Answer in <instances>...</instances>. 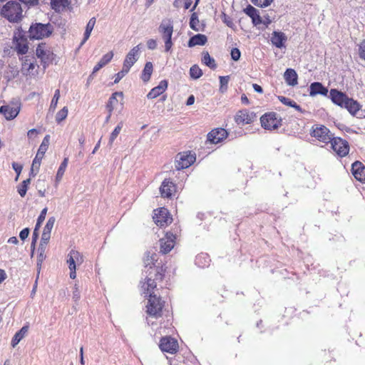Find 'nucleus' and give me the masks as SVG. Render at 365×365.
Wrapping results in <instances>:
<instances>
[{
    "mask_svg": "<svg viewBox=\"0 0 365 365\" xmlns=\"http://www.w3.org/2000/svg\"><path fill=\"white\" fill-rule=\"evenodd\" d=\"M158 255L154 252H148L144 259L145 268L144 272L145 273V282L141 284L142 289L150 290V287L155 288L157 282H160L163 278V269L159 268L155 265L157 261Z\"/></svg>",
    "mask_w": 365,
    "mask_h": 365,
    "instance_id": "1",
    "label": "nucleus"
},
{
    "mask_svg": "<svg viewBox=\"0 0 365 365\" xmlns=\"http://www.w3.org/2000/svg\"><path fill=\"white\" fill-rule=\"evenodd\" d=\"M147 288V286H145ZM155 288L150 287V290L147 289H142L145 297H149L147 307L148 314L154 318H158L161 316L164 302H163L160 297L154 294V289Z\"/></svg>",
    "mask_w": 365,
    "mask_h": 365,
    "instance_id": "2",
    "label": "nucleus"
},
{
    "mask_svg": "<svg viewBox=\"0 0 365 365\" xmlns=\"http://www.w3.org/2000/svg\"><path fill=\"white\" fill-rule=\"evenodd\" d=\"M2 16L10 22H18L22 17L21 4L15 1H8L1 9Z\"/></svg>",
    "mask_w": 365,
    "mask_h": 365,
    "instance_id": "3",
    "label": "nucleus"
},
{
    "mask_svg": "<svg viewBox=\"0 0 365 365\" xmlns=\"http://www.w3.org/2000/svg\"><path fill=\"white\" fill-rule=\"evenodd\" d=\"M53 31V27L50 24L36 23L30 26L29 37L34 39H41L48 37Z\"/></svg>",
    "mask_w": 365,
    "mask_h": 365,
    "instance_id": "4",
    "label": "nucleus"
},
{
    "mask_svg": "<svg viewBox=\"0 0 365 365\" xmlns=\"http://www.w3.org/2000/svg\"><path fill=\"white\" fill-rule=\"evenodd\" d=\"M310 135L317 140L324 143H329L333 138V135L329 128L319 124L312 125Z\"/></svg>",
    "mask_w": 365,
    "mask_h": 365,
    "instance_id": "5",
    "label": "nucleus"
},
{
    "mask_svg": "<svg viewBox=\"0 0 365 365\" xmlns=\"http://www.w3.org/2000/svg\"><path fill=\"white\" fill-rule=\"evenodd\" d=\"M159 31L162 34L165 41V51L169 52L172 48V35L173 33V25L170 21H163L159 26Z\"/></svg>",
    "mask_w": 365,
    "mask_h": 365,
    "instance_id": "6",
    "label": "nucleus"
},
{
    "mask_svg": "<svg viewBox=\"0 0 365 365\" xmlns=\"http://www.w3.org/2000/svg\"><path fill=\"white\" fill-rule=\"evenodd\" d=\"M282 120L277 118V114L274 112L265 113L260 118L262 127L265 130L277 129L281 126Z\"/></svg>",
    "mask_w": 365,
    "mask_h": 365,
    "instance_id": "7",
    "label": "nucleus"
},
{
    "mask_svg": "<svg viewBox=\"0 0 365 365\" xmlns=\"http://www.w3.org/2000/svg\"><path fill=\"white\" fill-rule=\"evenodd\" d=\"M332 150L339 156H346L349 151V143L341 138H334L329 142Z\"/></svg>",
    "mask_w": 365,
    "mask_h": 365,
    "instance_id": "8",
    "label": "nucleus"
},
{
    "mask_svg": "<svg viewBox=\"0 0 365 365\" xmlns=\"http://www.w3.org/2000/svg\"><path fill=\"white\" fill-rule=\"evenodd\" d=\"M49 143H50V135H46L43 138V139L39 146L38 152L36 155V157L33 160V170L36 169V172H38L41 160L43 158V155L48 148Z\"/></svg>",
    "mask_w": 365,
    "mask_h": 365,
    "instance_id": "9",
    "label": "nucleus"
},
{
    "mask_svg": "<svg viewBox=\"0 0 365 365\" xmlns=\"http://www.w3.org/2000/svg\"><path fill=\"white\" fill-rule=\"evenodd\" d=\"M153 218L155 223L160 227L166 226L172 222V217L168 210L165 207H160L155 210Z\"/></svg>",
    "mask_w": 365,
    "mask_h": 365,
    "instance_id": "10",
    "label": "nucleus"
},
{
    "mask_svg": "<svg viewBox=\"0 0 365 365\" xmlns=\"http://www.w3.org/2000/svg\"><path fill=\"white\" fill-rule=\"evenodd\" d=\"M176 235L168 232L164 237L160 240V252L163 254H167L171 251L175 244Z\"/></svg>",
    "mask_w": 365,
    "mask_h": 365,
    "instance_id": "11",
    "label": "nucleus"
},
{
    "mask_svg": "<svg viewBox=\"0 0 365 365\" xmlns=\"http://www.w3.org/2000/svg\"><path fill=\"white\" fill-rule=\"evenodd\" d=\"M256 118V115L254 112L249 111L247 109L239 110L235 116V121L238 125H246L252 123Z\"/></svg>",
    "mask_w": 365,
    "mask_h": 365,
    "instance_id": "12",
    "label": "nucleus"
},
{
    "mask_svg": "<svg viewBox=\"0 0 365 365\" xmlns=\"http://www.w3.org/2000/svg\"><path fill=\"white\" fill-rule=\"evenodd\" d=\"M178 159L175 162V168L177 170H182L190 166L195 160V156L190 153H179Z\"/></svg>",
    "mask_w": 365,
    "mask_h": 365,
    "instance_id": "13",
    "label": "nucleus"
},
{
    "mask_svg": "<svg viewBox=\"0 0 365 365\" xmlns=\"http://www.w3.org/2000/svg\"><path fill=\"white\" fill-rule=\"evenodd\" d=\"M19 111L20 106L17 103L4 105L0 108V113H1L6 120L15 118L19 113Z\"/></svg>",
    "mask_w": 365,
    "mask_h": 365,
    "instance_id": "14",
    "label": "nucleus"
},
{
    "mask_svg": "<svg viewBox=\"0 0 365 365\" xmlns=\"http://www.w3.org/2000/svg\"><path fill=\"white\" fill-rule=\"evenodd\" d=\"M160 348L163 351L173 354L178 351V344L175 339L170 336H165L161 339Z\"/></svg>",
    "mask_w": 365,
    "mask_h": 365,
    "instance_id": "15",
    "label": "nucleus"
},
{
    "mask_svg": "<svg viewBox=\"0 0 365 365\" xmlns=\"http://www.w3.org/2000/svg\"><path fill=\"white\" fill-rule=\"evenodd\" d=\"M140 45L133 47L126 55L123 66L130 70L138 61L140 56Z\"/></svg>",
    "mask_w": 365,
    "mask_h": 365,
    "instance_id": "16",
    "label": "nucleus"
},
{
    "mask_svg": "<svg viewBox=\"0 0 365 365\" xmlns=\"http://www.w3.org/2000/svg\"><path fill=\"white\" fill-rule=\"evenodd\" d=\"M227 136V132L224 128H217L211 130L207 134V140L214 144L220 143Z\"/></svg>",
    "mask_w": 365,
    "mask_h": 365,
    "instance_id": "17",
    "label": "nucleus"
},
{
    "mask_svg": "<svg viewBox=\"0 0 365 365\" xmlns=\"http://www.w3.org/2000/svg\"><path fill=\"white\" fill-rule=\"evenodd\" d=\"M175 192V185L170 179H165L160 187L161 196L163 197L170 198Z\"/></svg>",
    "mask_w": 365,
    "mask_h": 365,
    "instance_id": "18",
    "label": "nucleus"
},
{
    "mask_svg": "<svg viewBox=\"0 0 365 365\" xmlns=\"http://www.w3.org/2000/svg\"><path fill=\"white\" fill-rule=\"evenodd\" d=\"M354 178L362 183H365V166L359 161H356L351 166Z\"/></svg>",
    "mask_w": 365,
    "mask_h": 365,
    "instance_id": "19",
    "label": "nucleus"
},
{
    "mask_svg": "<svg viewBox=\"0 0 365 365\" xmlns=\"http://www.w3.org/2000/svg\"><path fill=\"white\" fill-rule=\"evenodd\" d=\"M84 261L83 255L76 250H71L67 256V263L68 266L73 267L81 264Z\"/></svg>",
    "mask_w": 365,
    "mask_h": 365,
    "instance_id": "20",
    "label": "nucleus"
},
{
    "mask_svg": "<svg viewBox=\"0 0 365 365\" xmlns=\"http://www.w3.org/2000/svg\"><path fill=\"white\" fill-rule=\"evenodd\" d=\"M329 98L334 104L342 108L348 96L346 93L336 89H331Z\"/></svg>",
    "mask_w": 365,
    "mask_h": 365,
    "instance_id": "21",
    "label": "nucleus"
},
{
    "mask_svg": "<svg viewBox=\"0 0 365 365\" xmlns=\"http://www.w3.org/2000/svg\"><path fill=\"white\" fill-rule=\"evenodd\" d=\"M329 90L319 82H314L309 86V95L315 96L317 95L327 96Z\"/></svg>",
    "mask_w": 365,
    "mask_h": 365,
    "instance_id": "22",
    "label": "nucleus"
},
{
    "mask_svg": "<svg viewBox=\"0 0 365 365\" xmlns=\"http://www.w3.org/2000/svg\"><path fill=\"white\" fill-rule=\"evenodd\" d=\"M287 39V36L283 32L274 31L272 34V43L277 48H282V47H284Z\"/></svg>",
    "mask_w": 365,
    "mask_h": 365,
    "instance_id": "23",
    "label": "nucleus"
},
{
    "mask_svg": "<svg viewBox=\"0 0 365 365\" xmlns=\"http://www.w3.org/2000/svg\"><path fill=\"white\" fill-rule=\"evenodd\" d=\"M167 88L168 81L166 80H163L160 82L158 86H155L150 90L147 95V98L149 99H154L165 92Z\"/></svg>",
    "mask_w": 365,
    "mask_h": 365,
    "instance_id": "24",
    "label": "nucleus"
},
{
    "mask_svg": "<svg viewBox=\"0 0 365 365\" xmlns=\"http://www.w3.org/2000/svg\"><path fill=\"white\" fill-rule=\"evenodd\" d=\"M245 13L252 19L255 26L260 24L262 21L258 11L251 5H248L244 10Z\"/></svg>",
    "mask_w": 365,
    "mask_h": 365,
    "instance_id": "25",
    "label": "nucleus"
},
{
    "mask_svg": "<svg viewBox=\"0 0 365 365\" xmlns=\"http://www.w3.org/2000/svg\"><path fill=\"white\" fill-rule=\"evenodd\" d=\"M342 108H346L351 115H355L361 109V106L356 101L348 97Z\"/></svg>",
    "mask_w": 365,
    "mask_h": 365,
    "instance_id": "26",
    "label": "nucleus"
},
{
    "mask_svg": "<svg viewBox=\"0 0 365 365\" xmlns=\"http://www.w3.org/2000/svg\"><path fill=\"white\" fill-rule=\"evenodd\" d=\"M342 108H346L351 115H355L361 109V106L356 101L348 97Z\"/></svg>",
    "mask_w": 365,
    "mask_h": 365,
    "instance_id": "27",
    "label": "nucleus"
},
{
    "mask_svg": "<svg viewBox=\"0 0 365 365\" xmlns=\"http://www.w3.org/2000/svg\"><path fill=\"white\" fill-rule=\"evenodd\" d=\"M284 78L286 83L290 86H296L298 82L297 72L292 68H287L284 73Z\"/></svg>",
    "mask_w": 365,
    "mask_h": 365,
    "instance_id": "28",
    "label": "nucleus"
},
{
    "mask_svg": "<svg viewBox=\"0 0 365 365\" xmlns=\"http://www.w3.org/2000/svg\"><path fill=\"white\" fill-rule=\"evenodd\" d=\"M207 41V38L204 34H196L193 36H192L188 41V46L189 47H193L195 46H203L205 45Z\"/></svg>",
    "mask_w": 365,
    "mask_h": 365,
    "instance_id": "29",
    "label": "nucleus"
},
{
    "mask_svg": "<svg viewBox=\"0 0 365 365\" xmlns=\"http://www.w3.org/2000/svg\"><path fill=\"white\" fill-rule=\"evenodd\" d=\"M113 57V52L110 51L105 54L101 60L98 62V63L94 66L93 69L92 73L94 74L98 72L101 68L108 64Z\"/></svg>",
    "mask_w": 365,
    "mask_h": 365,
    "instance_id": "30",
    "label": "nucleus"
},
{
    "mask_svg": "<svg viewBox=\"0 0 365 365\" xmlns=\"http://www.w3.org/2000/svg\"><path fill=\"white\" fill-rule=\"evenodd\" d=\"M123 94L122 92H115L110 97V98L107 103V105H106V108L108 111V118L110 117L111 113L114 109V107L115 106L116 103H118L117 97L118 96V97L123 98Z\"/></svg>",
    "mask_w": 365,
    "mask_h": 365,
    "instance_id": "31",
    "label": "nucleus"
},
{
    "mask_svg": "<svg viewBox=\"0 0 365 365\" xmlns=\"http://www.w3.org/2000/svg\"><path fill=\"white\" fill-rule=\"evenodd\" d=\"M195 262L197 266L204 268L210 265V259L207 254L200 253L196 256Z\"/></svg>",
    "mask_w": 365,
    "mask_h": 365,
    "instance_id": "32",
    "label": "nucleus"
},
{
    "mask_svg": "<svg viewBox=\"0 0 365 365\" xmlns=\"http://www.w3.org/2000/svg\"><path fill=\"white\" fill-rule=\"evenodd\" d=\"M96 19L95 17H92L88 22L86 26V30H85V32H84V36H83V38L81 43V45L80 46H83L86 42V41L89 38L90 36H91V34L94 28V26L96 24Z\"/></svg>",
    "mask_w": 365,
    "mask_h": 365,
    "instance_id": "33",
    "label": "nucleus"
},
{
    "mask_svg": "<svg viewBox=\"0 0 365 365\" xmlns=\"http://www.w3.org/2000/svg\"><path fill=\"white\" fill-rule=\"evenodd\" d=\"M28 331V327H23L19 331H18L14 336L11 340V346L15 347L20 341L26 336Z\"/></svg>",
    "mask_w": 365,
    "mask_h": 365,
    "instance_id": "34",
    "label": "nucleus"
},
{
    "mask_svg": "<svg viewBox=\"0 0 365 365\" xmlns=\"http://www.w3.org/2000/svg\"><path fill=\"white\" fill-rule=\"evenodd\" d=\"M69 4V0H51V6L56 11L63 10Z\"/></svg>",
    "mask_w": 365,
    "mask_h": 365,
    "instance_id": "35",
    "label": "nucleus"
},
{
    "mask_svg": "<svg viewBox=\"0 0 365 365\" xmlns=\"http://www.w3.org/2000/svg\"><path fill=\"white\" fill-rule=\"evenodd\" d=\"M153 70V66L151 62H147L145 65V67L143 70L142 75H141V79L144 82H148L150 76L152 75Z\"/></svg>",
    "mask_w": 365,
    "mask_h": 365,
    "instance_id": "36",
    "label": "nucleus"
},
{
    "mask_svg": "<svg viewBox=\"0 0 365 365\" xmlns=\"http://www.w3.org/2000/svg\"><path fill=\"white\" fill-rule=\"evenodd\" d=\"M202 62L211 69H215L217 67L215 59L210 56L208 52H203Z\"/></svg>",
    "mask_w": 365,
    "mask_h": 365,
    "instance_id": "37",
    "label": "nucleus"
},
{
    "mask_svg": "<svg viewBox=\"0 0 365 365\" xmlns=\"http://www.w3.org/2000/svg\"><path fill=\"white\" fill-rule=\"evenodd\" d=\"M278 98L283 104L292 107L299 112H302L301 107L290 98L284 96H279Z\"/></svg>",
    "mask_w": 365,
    "mask_h": 365,
    "instance_id": "38",
    "label": "nucleus"
},
{
    "mask_svg": "<svg viewBox=\"0 0 365 365\" xmlns=\"http://www.w3.org/2000/svg\"><path fill=\"white\" fill-rule=\"evenodd\" d=\"M199 23L200 21L197 14L196 13H192L190 19V28L195 31H202V29L199 26Z\"/></svg>",
    "mask_w": 365,
    "mask_h": 365,
    "instance_id": "39",
    "label": "nucleus"
},
{
    "mask_svg": "<svg viewBox=\"0 0 365 365\" xmlns=\"http://www.w3.org/2000/svg\"><path fill=\"white\" fill-rule=\"evenodd\" d=\"M30 183H31V180H30V178H28V179L24 180L20 185H18L17 191L21 197H23L26 195L27 190H28V187Z\"/></svg>",
    "mask_w": 365,
    "mask_h": 365,
    "instance_id": "40",
    "label": "nucleus"
},
{
    "mask_svg": "<svg viewBox=\"0 0 365 365\" xmlns=\"http://www.w3.org/2000/svg\"><path fill=\"white\" fill-rule=\"evenodd\" d=\"M67 165H68V158H65L58 169L56 176V180L57 182H59L61 180V178L65 173Z\"/></svg>",
    "mask_w": 365,
    "mask_h": 365,
    "instance_id": "41",
    "label": "nucleus"
},
{
    "mask_svg": "<svg viewBox=\"0 0 365 365\" xmlns=\"http://www.w3.org/2000/svg\"><path fill=\"white\" fill-rule=\"evenodd\" d=\"M48 51L45 49V45H38L36 50V54L41 60L48 59Z\"/></svg>",
    "mask_w": 365,
    "mask_h": 365,
    "instance_id": "42",
    "label": "nucleus"
},
{
    "mask_svg": "<svg viewBox=\"0 0 365 365\" xmlns=\"http://www.w3.org/2000/svg\"><path fill=\"white\" fill-rule=\"evenodd\" d=\"M122 128H123V123L120 122L118 124V125L115 128V129L110 134V136L109 138V142H108L109 145H112L113 143L114 142V140H115V138L118 137L120 132L121 131Z\"/></svg>",
    "mask_w": 365,
    "mask_h": 365,
    "instance_id": "43",
    "label": "nucleus"
},
{
    "mask_svg": "<svg viewBox=\"0 0 365 365\" xmlns=\"http://www.w3.org/2000/svg\"><path fill=\"white\" fill-rule=\"evenodd\" d=\"M190 76L193 79H198L202 76V71L198 66L194 65L190 68Z\"/></svg>",
    "mask_w": 365,
    "mask_h": 365,
    "instance_id": "44",
    "label": "nucleus"
},
{
    "mask_svg": "<svg viewBox=\"0 0 365 365\" xmlns=\"http://www.w3.org/2000/svg\"><path fill=\"white\" fill-rule=\"evenodd\" d=\"M220 91L221 93H225L227 91L228 88V82L230 80V76H220Z\"/></svg>",
    "mask_w": 365,
    "mask_h": 365,
    "instance_id": "45",
    "label": "nucleus"
},
{
    "mask_svg": "<svg viewBox=\"0 0 365 365\" xmlns=\"http://www.w3.org/2000/svg\"><path fill=\"white\" fill-rule=\"evenodd\" d=\"M17 53L19 54H25L28 52L29 46L26 43L23 41L17 42L16 45Z\"/></svg>",
    "mask_w": 365,
    "mask_h": 365,
    "instance_id": "46",
    "label": "nucleus"
},
{
    "mask_svg": "<svg viewBox=\"0 0 365 365\" xmlns=\"http://www.w3.org/2000/svg\"><path fill=\"white\" fill-rule=\"evenodd\" d=\"M68 108L66 107H63L61 110H60L56 115V120L58 123H60L61 121L65 120L68 115Z\"/></svg>",
    "mask_w": 365,
    "mask_h": 365,
    "instance_id": "47",
    "label": "nucleus"
},
{
    "mask_svg": "<svg viewBox=\"0 0 365 365\" xmlns=\"http://www.w3.org/2000/svg\"><path fill=\"white\" fill-rule=\"evenodd\" d=\"M46 246H42V245H39V247H38V255L37 257V265H41V263L43 262V261L46 259V254H45V252H46Z\"/></svg>",
    "mask_w": 365,
    "mask_h": 365,
    "instance_id": "48",
    "label": "nucleus"
},
{
    "mask_svg": "<svg viewBox=\"0 0 365 365\" xmlns=\"http://www.w3.org/2000/svg\"><path fill=\"white\" fill-rule=\"evenodd\" d=\"M59 98H60V91L58 89H57V90L55 91L53 97V98L51 100V105H50V108H49V110L51 111H54L55 110V109H56V108L57 106Z\"/></svg>",
    "mask_w": 365,
    "mask_h": 365,
    "instance_id": "49",
    "label": "nucleus"
},
{
    "mask_svg": "<svg viewBox=\"0 0 365 365\" xmlns=\"http://www.w3.org/2000/svg\"><path fill=\"white\" fill-rule=\"evenodd\" d=\"M19 74L18 69H14L13 68H11L9 71H6L4 73V78H6L8 81H11V79L16 78Z\"/></svg>",
    "mask_w": 365,
    "mask_h": 365,
    "instance_id": "50",
    "label": "nucleus"
},
{
    "mask_svg": "<svg viewBox=\"0 0 365 365\" xmlns=\"http://www.w3.org/2000/svg\"><path fill=\"white\" fill-rule=\"evenodd\" d=\"M56 221V218L54 217H51L48 218L43 232H46L51 234V232L53 227L54 223Z\"/></svg>",
    "mask_w": 365,
    "mask_h": 365,
    "instance_id": "51",
    "label": "nucleus"
},
{
    "mask_svg": "<svg viewBox=\"0 0 365 365\" xmlns=\"http://www.w3.org/2000/svg\"><path fill=\"white\" fill-rule=\"evenodd\" d=\"M129 71L130 70L123 66L122 70L115 74L114 83H118L129 72Z\"/></svg>",
    "mask_w": 365,
    "mask_h": 365,
    "instance_id": "52",
    "label": "nucleus"
},
{
    "mask_svg": "<svg viewBox=\"0 0 365 365\" xmlns=\"http://www.w3.org/2000/svg\"><path fill=\"white\" fill-rule=\"evenodd\" d=\"M273 0H252V2L257 6L267 7L268 6Z\"/></svg>",
    "mask_w": 365,
    "mask_h": 365,
    "instance_id": "53",
    "label": "nucleus"
},
{
    "mask_svg": "<svg viewBox=\"0 0 365 365\" xmlns=\"http://www.w3.org/2000/svg\"><path fill=\"white\" fill-rule=\"evenodd\" d=\"M50 237H51L50 233L43 232L41 238L40 245L47 246V244L48 243Z\"/></svg>",
    "mask_w": 365,
    "mask_h": 365,
    "instance_id": "54",
    "label": "nucleus"
},
{
    "mask_svg": "<svg viewBox=\"0 0 365 365\" xmlns=\"http://www.w3.org/2000/svg\"><path fill=\"white\" fill-rule=\"evenodd\" d=\"M230 54L232 59L235 61H238L241 56V52L237 48H233Z\"/></svg>",
    "mask_w": 365,
    "mask_h": 365,
    "instance_id": "55",
    "label": "nucleus"
},
{
    "mask_svg": "<svg viewBox=\"0 0 365 365\" xmlns=\"http://www.w3.org/2000/svg\"><path fill=\"white\" fill-rule=\"evenodd\" d=\"M81 298V292L77 284H75L73 291V299L78 302Z\"/></svg>",
    "mask_w": 365,
    "mask_h": 365,
    "instance_id": "56",
    "label": "nucleus"
},
{
    "mask_svg": "<svg viewBox=\"0 0 365 365\" xmlns=\"http://www.w3.org/2000/svg\"><path fill=\"white\" fill-rule=\"evenodd\" d=\"M359 54L361 58L365 60V40H363L359 44Z\"/></svg>",
    "mask_w": 365,
    "mask_h": 365,
    "instance_id": "57",
    "label": "nucleus"
},
{
    "mask_svg": "<svg viewBox=\"0 0 365 365\" xmlns=\"http://www.w3.org/2000/svg\"><path fill=\"white\" fill-rule=\"evenodd\" d=\"M29 232H30V230L29 228L26 227V228H24L23 229L20 233H19V237L21 240H25L29 235Z\"/></svg>",
    "mask_w": 365,
    "mask_h": 365,
    "instance_id": "58",
    "label": "nucleus"
},
{
    "mask_svg": "<svg viewBox=\"0 0 365 365\" xmlns=\"http://www.w3.org/2000/svg\"><path fill=\"white\" fill-rule=\"evenodd\" d=\"M12 168L14 170V171L16 173L17 178H19L21 174V172L22 170L23 166L17 163L14 162L12 163Z\"/></svg>",
    "mask_w": 365,
    "mask_h": 365,
    "instance_id": "59",
    "label": "nucleus"
},
{
    "mask_svg": "<svg viewBox=\"0 0 365 365\" xmlns=\"http://www.w3.org/2000/svg\"><path fill=\"white\" fill-rule=\"evenodd\" d=\"M147 46L149 49L150 50H153L156 48L157 46V42L154 39H149L148 41H147Z\"/></svg>",
    "mask_w": 365,
    "mask_h": 365,
    "instance_id": "60",
    "label": "nucleus"
},
{
    "mask_svg": "<svg viewBox=\"0 0 365 365\" xmlns=\"http://www.w3.org/2000/svg\"><path fill=\"white\" fill-rule=\"evenodd\" d=\"M47 210H47V208H46V207L43 208V209L41 210V213H40L39 216L38 217L37 220H38V221H40V222H43L44 221L45 218H46V213H47Z\"/></svg>",
    "mask_w": 365,
    "mask_h": 365,
    "instance_id": "61",
    "label": "nucleus"
},
{
    "mask_svg": "<svg viewBox=\"0 0 365 365\" xmlns=\"http://www.w3.org/2000/svg\"><path fill=\"white\" fill-rule=\"evenodd\" d=\"M22 3L29 6H35L38 3V0H19Z\"/></svg>",
    "mask_w": 365,
    "mask_h": 365,
    "instance_id": "62",
    "label": "nucleus"
},
{
    "mask_svg": "<svg viewBox=\"0 0 365 365\" xmlns=\"http://www.w3.org/2000/svg\"><path fill=\"white\" fill-rule=\"evenodd\" d=\"M68 268L70 269V277L73 279H74L76 277V267L68 266Z\"/></svg>",
    "mask_w": 365,
    "mask_h": 365,
    "instance_id": "63",
    "label": "nucleus"
},
{
    "mask_svg": "<svg viewBox=\"0 0 365 365\" xmlns=\"http://www.w3.org/2000/svg\"><path fill=\"white\" fill-rule=\"evenodd\" d=\"M38 133V131L35 128H32L31 130H29L27 133V136L29 138H33L34 135H36Z\"/></svg>",
    "mask_w": 365,
    "mask_h": 365,
    "instance_id": "64",
    "label": "nucleus"
}]
</instances>
